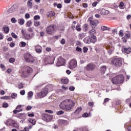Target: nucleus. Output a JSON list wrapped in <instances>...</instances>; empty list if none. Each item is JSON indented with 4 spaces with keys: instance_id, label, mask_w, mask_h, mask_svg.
<instances>
[{
    "instance_id": "423d86ee",
    "label": "nucleus",
    "mask_w": 131,
    "mask_h": 131,
    "mask_svg": "<svg viewBox=\"0 0 131 131\" xmlns=\"http://www.w3.org/2000/svg\"><path fill=\"white\" fill-rule=\"evenodd\" d=\"M5 124H6V125H9V126H13L16 128H19V125L17 124V121L13 119H8L5 122Z\"/></svg>"
},
{
    "instance_id": "473e14b6",
    "label": "nucleus",
    "mask_w": 131,
    "mask_h": 131,
    "mask_svg": "<svg viewBox=\"0 0 131 131\" xmlns=\"http://www.w3.org/2000/svg\"><path fill=\"white\" fill-rule=\"evenodd\" d=\"M76 30H77V31H81V26H80V25L79 24H77L76 27Z\"/></svg>"
},
{
    "instance_id": "ea45409f",
    "label": "nucleus",
    "mask_w": 131,
    "mask_h": 131,
    "mask_svg": "<svg viewBox=\"0 0 131 131\" xmlns=\"http://www.w3.org/2000/svg\"><path fill=\"white\" fill-rule=\"evenodd\" d=\"M20 44L21 45L20 47L21 48H24L26 47V42L24 41H21L20 42Z\"/></svg>"
},
{
    "instance_id": "72a5a7b5",
    "label": "nucleus",
    "mask_w": 131,
    "mask_h": 131,
    "mask_svg": "<svg viewBox=\"0 0 131 131\" xmlns=\"http://www.w3.org/2000/svg\"><path fill=\"white\" fill-rule=\"evenodd\" d=\"M111 100V99L108 98L104 99L103 104L106 106V104H107V103H108V102H109V101H110Z\"/></svg>"
},
{
    "instance_id": "6e6d98bb",
    "label": "nucleus",
    "mask_w": 131,
    "mask_h": 131,
    "mask_svg": "<svg viewBox=\"0 0 131 131\" xmlns=\"http://www.w3.org/2000/svg\"><path fill=\"white\" fill-rule=\"evenodd\" d=\"M32 109V106L30 105H28L26 107L27 111H29V110H31Z\"/></svg>"
},
{
    "instance_id": "cd10ccee",
    "label": "nucleus",
    "mask_w": 131,
    "mask_h": 131,
    "mask_svg": "<svg viewBox=\"0 0 131 131\" xmlns=\"http://www.w3.org/2000/svg\"><path fill=\"white\" fill-rule=\"evenodd\" d=\"M106 70H107V69H106V66H103L101 67V72L102 74H104Z\"/></svg>"
},
{
    "instance_id": "4d7b16f0",
    "label": "nucleus",
    "mask_w": 131,
    "mask_h": 131,
    "mask_svg": "<svg viewBox=\"0 0 131 131\" xmlns=\"http://www.w3.org/2000/svg\"><path fill=\"white\" fill-rule=\"evenodd\" d=\"M0 67L3 69L4 71H5V69H6V67H5V65L4 64L2 63L0 64Z\"/></svg>"
},
{
    "instance_id": "3c124183",
    "label": "nucleus",
    "mask_w": 131,
    "mask_h": 131,
    "mask_svg": "<svg viewBox=\"0 0 131 131\" xmlns=\"http://www.w3.org/2000/svg\"><path fill=\"white\" fill-rule=\"evenodd\" d=\"M18 88L20 90L21 89H23V88H24V86H23V84H22V83H20L18 85Z\"/></svg>"
},
{
    "instance_id": "c85d7f7f",
    "label": "nucleus",
    "mask_w": 131,
    "mask_h": 131,
    "mask_svg": "<svg viewBox=\"0 0 131 131\" xmlns=\"http://www.w3.org/2000/svg\"><path fill=\"white\" fill-rule=\"evenodd\" d=\"M3 29L5 33H9V31H10V28H9V27L4 26Z\"/></svg>"
},
{
    "instance_id": "13d9d810",
    "label": "nucleus",
    "mask_w": 131,
    "mask_h": 131,
    "mask_svg": "<svg viewBox=\"0 0 131 131\" xmlns=\"http://www.w3.org/2000/svg\"><path fill=\"white\" fill-rule=\"evenodd\" d=\"M66 43V40H65L64 38H62L60 41V43L61 45H65Z\"/></svg>"
},
{
    "instance_id": "603ef678",
    "label": "nucleus",
    "mask_w": 131,
    "mask_h": 131,
    "mask_svg": "<svg viewBox=\"0 0 131 131\" xmlns=\"http://www.w3.org/2000/svg\"><path fill=\"white\" fill-rule=\"evenodd\" d=\"M119 36H120L121 37H122V36H123V32L122 31V30H120L119 32Z\"/></svg>"
},
{
    "instance_id": "a878e982",
    "label": "nucleus",
    "mask_w": 131,
    "mask_h": 131,
    "mask_svg": "<svg viewBox=\"0 0 131 131\" xmlns=\"http://www.w3.org/2000/svg\"><path fill=\"white\" fill-rule=\"evenodd\" d=\"M18 23L19 25H24V23H25V20L23 18H19L18 19Z\"/></svg>"
},
{
    "instance_id": "09e8293b",
    "label": "nucleus",
    "mask_w": 131,
    "mask_h": 131,
    "mask_svg": "<svg viewBox=\"0 0 131 131\" xmlns=\"http://www.w3.org/2000/svg\"><path fill=\"white\" fill-rule=\"evenodd\" d=\"M34 25H35V26L37 27V26H39V25H40V22H39V21H34Z\"/></svg>"
},
{
    "instance_id": "2f4dec72",
    "label": "nucleus",
    "mask_w": 131,
    "mask_h": 131,
    "mask_svg": "<svg viewBox=\"0 0 131 131\" xmlns=\"http://www.w3.org/2000/svg\"><path fill=\"white\" fill-rule=\"evenodd\" d=\"M81 110H82V108L81 107H78L77 110L75 111L74 113L76 114H79V112H81Z\"/></svg>"
},
{
    "instance_id": "58836bf2",
    "label": "nucleus",
    "mask_w": 131,
    "mask_h": 131,
    "mask_svg": "<svg viewBox=\"0 0 131 131\" xmlns=\"http://www.w3.org/2000/svg\"><path fill=\"white\" fill-rule=\"evenodd\" d=\"M88 27H89V25L88 24H85L83 25V29L84 31H86L88 30Z\"/></svg>"
},
{
    "instance_id": "5fc2aeb1",
    "label": "nucleus",
    "mask_w": 131,
    "mask_h": 131,
    "mask_svg": "<svg viewBox=\"0 0 131 131\" xmlns=\"http://www.w3.org/2000/svg\"><path fill=\"white\" fill-rule=\"evenodd\" d=\"M16 97H17V94H16V93H13V94H11V97L12 99H15V98H16Z\"/></svg>"
},
{
    "instance_id": "de8ad7c7",
    "label": "nucleus",
    "mask_w": 131,
    "mask_h": 131,
    "mask_svg": "<svg viewBox=\"0 0 131 131\" xmlns=\"http://www.w3.org/2000/svg\"><path fill=\"white\" fill-rule=\"evenodd\" d=\"M34 20H39V19H40V16H39V15H35V16L34 17Z\"/></svg>"
},
{
    "instance_id": "dca6fc26",
    "label": "nucleus",
    "mask_w": 131,
    "mask_h": 131,
    "mask_svg": "<svg viewBox=\"0 0 131 131\" xmlns=\"http://www.w3.org/2000/svg\"><path fill=\"white\" fill-rule=\"evenodd\" d=\"M69 65L71 69L75 68L77 66V61L75 59H72L69 62Z\"/></svg>"
},
{
    "instance_id": "f257e3e1",
    "label": "nucleus",
    "mask_w": 131,
    "mask_h": 131,
    "mask_svg": "<svg viewBox=\"0 0 131 131\" xmlns=\"http://www.w3.org/2000/svg\"><path fill=\"white\" fill-rule=\"evenodd\" d=\"M75 102L71 99H66L61 102L59 105L60 109L65 110V111H69L74 108Z\"/></svg>"
},
{
    "instance_id": "774afa93",
    "label": "nucleus",
    "mask_w": 131,
    "mask_h": 131,
    "mask_svg": "<svg viewBox=\"0 0 131 131\" xmlns=\"http://www.w3.org/2000/svg\"><path fill=\"white\" fill-rule=\"evenodd\" d=\"M46 51H47V52H51L52 51V48H51L50 47H47Z\"/></svg>"
},
{
    "instance_id": "0eeeda50",
    "label": "nucleus",
    "mask_w": 131,
    "mask_h": 131,
    "mask_svg": "<svg viewBox=\"0 0 131 131\" xmlns=\"http://www.w3.org/2000/svg\"><path fill=\"white\" fill-rule=\"evenodd\" d=\"M41 117L42 120L44 121H46V122H50V121H52V119H53L54 116L52 115L42 114Z\"/></svg>"
},
{
    "instance_id": "f704fd0d",
    "label": "nucleus",
    "mask_w": 131,
    "mask_h": 131,
    "mask_svg": "<svg viewBox=\"0 0 131 131\" xmlns=\"http://www.w3.org/2000/svg\"><path fill=\"white\" fill-rule=\"evenodd\" d=\"M124 3H123V2H120V4L119 5V8H120L121 9H124Z\"/></svg>"
},
{
    "instance_id": "4be33fe9",
    "label": "nucleus",
    "mask_w": 131,
    "mask_h": 131,
    "mask_svg": "<svg viewBox=\"0 0 131 131\" xmlns=\"http://www.w3.org/2000/svg\"><path fill=\"white\" fill-rule=\"evenodd\" d=\"M55 15H56V13H55V11H51L48 12L47 13V16L48 17H54V16H55Z\"/></svg>"
},
{
    "instance_id": "052dcab7",
    "label": "nucleus",
    "mask_w": 131,
    "mask_h": 131,
    "mask_svg": "<svg viewBox=\"0 0 131 131\" xmlns=\"http://www.w3.org/2000/svg\"><path fill=\"white\" fill-rule=\"evenodd\" d=\"M88 105L90 107H92V106H94V102H89L88 103Z\"/></svg>"
},
{
    "instance_id": "c756f323",
    "label": "nucleus",
    "mask_w": 131,
    "mask_h": 131,
    "mask_svg": "<svg viewBox=\"0 0 131 131\" xmlns=\"http://www.w3.org/2000/svg\"><path fill=\"white\" fill-rule=\"evenodd\" d=\"M31 128H32V125H29L28 127H25L24 130H20V131H29Z\"/></svg>"
},
{
    "instance_id": "7c9ffc66",
    "label": "nucleus",
    "mask_w": 131,
    "mask_h": 131,
    "mask_svg": "<svg viewBox=\"0 0 131 131\" xmlns=\"http://www.w3.org/2000/svg\"><path fill=\"white\" fill-rule=\"evenodd\" d=\"M61 82L62 83H63L64 84H66L69 82V80L68 79H61Z\"/></svg>"
},
{
    "instance_id": "c9c22d12",
    "label": "nucleus",
    "mask_w": 131,
    "mask_h": 131,
    "mask_svg": "<svg viewBox=\"0 0 131 131\" xmlns=\"http://www.w3.org/2000/svg\"><path fill=\"white\" fill-rule=\"evenodd\" d=\"M101 30L103 31L104 30H110V28H108L105 26H101Z\"/></svg>"
},
{
    "instance_id": "bb28decb",
    "label": "nucleus",
    "mask_w": 131,
    "mask_h": 131,
    "mask_svg": "<svg viewBox=\"0 0 131 131\" xmlns=\"http://www.w3.org/2000/svg\"><path fill=\"white\" fill-rule=\"evenodd\" d=\"M28 121L30 122V123L32 124L33 125H35V123H36V121L35 119L32 118L29 119Z\"/></svg>"
},
{
    "instance_id": "b1692460",
    "label": "nucleus",
    "mask_w": 131,
    "mask_h": 131,
    "mask_svg": "<svg viewBox=\"0 0 131 131\" xmlns=\"http://www.w3.org/2000/svg\"><path fill=\"white\" fill-rule=\"evenodd\" d=\"M24 37L27 40H29V39H31V38H32V36L29 34H24Z\"/></svg>"
},
{
    "instance_id": "39448f33",
    "label": "nucleus",
    "mask_w": 131,
    "mask_h": 131,
    "mask_svg": "<svg viewBox=\"0 0 131 131\" xmlns=\"http://www.w3.org/2000/svg\"><path fill=\"white\" fill-rule=\"evenodd\" d=\"M111 64L115 67H121L122 65V59L118 57L114 58L111 61Z\"/></svg>"
},
{
    "instance_id": "864d4df0",
    "label": "nucleus",
    "mask_w": 131,
    "mask_h": 131,
    "mask_svg": "<svg viewBox=\"0 0 131 131\" xmlns=\"http://www.w3.org/2000/svg\"><path fill=\"white\" fill-rule=\"evenodd\" d=\"M11 21L12 23H16L17 22V20H16V18L15 17H13L11 19Z\"/></svg>"
},
{
    "instance_id": "20e7f679",
    "label": "nucleus",
    "mask_w": 131,
    "mask_h": 131,
    "mask_svg": "<svg viewBox=\"0 0 131 131\" xmlns=\"http://www.w3.org/2000/svg\"><path fill=\"white\" fill-rule=\"evenodd\" d=\"M21 70L24 77H28V76H29V74L32 72V68L28 66H24Z\"/></svg>"
},
{
    "instance_id": "49530a36",
    "label": "nucleus",
    "mask_w": 131,
    "mask_h": 131,
    "mask_svg": "<svg viewBox=\"0 0 131 131\" xmlns=\"http://www.w3.org/2000/svg\"><path fill=\"white\" fill-rule=\"evenodd\" d=\"M11 36L13 38H18V36L15 34V33H11Z\"/></svg>"
},
{
    "instance_id": "8fccbe9b",
    "label": "nucleus",
    "mask_w": 131,
    "mask_h": 131,
    "mask_svg": "<svg viewBox=\"0 0 131 131\" xmlns=\"http://www.w3.org/2000/svg\"><path fill=\"white\" fill-rule=\"evenodd\" d=\"M3 107L4 108H7V107H9V104L6 102H4L3 104Z\"/></svg>"
},
{
    "instance_id": "e2e57ef3",
    "label": "nucleus",
    "mask_w": 131,
    "mask_h": 131,
    "mask_svg": "<svg viewBox=\"0 0 131 131\" xmlns=\"http://www.w3.org/2000/svg\"><path fill=\"white\" fill-rule=\"evenodd\" d=\"M89 116V114L88 113H85L82 115V117H88Z\"/></svg>"
},
{
    "instance_id": "6ab92c4d",
    "label": "nucleus",
    "mask_w": 131,
    "mask_h": 131,
    "mask_svg": "<svg viewBox=\"0 0 131 131\" xmlns=\"http://www.w3.org/2000/svg\"><path fill=\"white\" fill-rule=\"evenodd\" d=\"M122 49L123 50L124 53H125V54H130L131 52V48L130 47H124V46H123Z\"/></svg>"
},
{
    "instance_id": "2eb2a0df",
    "label": "nucleus",
    "mask_w": 131,
    "mask_h": 131,
    "mask_svg": "<svg viewBox=\"0 0 131 131\" xmlns=\"http://www.w3.org/2000/svg\"><path fill=\"white\" fill-rule=\"evenodd\" d=\"M17 9L18 6H17L16 4H14L7 10V13H8V14L14 13V12H15V11H17Z\"/></svg>"
},
{
    "instance_id": "f03ea898",
    "label": "nucleus",
    "mask_w": 131,
    "mask_h": 131,
    "mask_svg": "<svg viewBox=\"0 0 131 131\" xmlns=\"http://www.w3.org/2000/svg\"><path fill=\"white\" fill-rule=\"evenodd\" d=\"M124 81V76L122 74L116 76L112 79V81L114 84H120V83H122Z\"/></svg>"
},
{
    "instance_id": "a211bd4d",
    "label": "nucleus",
    "mask_w": 131,
    "mask_h": 131,
    "mask_svg": "<svg viewBox=\"0 0 131 131\" xmlns=\"http://www.w3.org/2000/svg\"><path fill=\"white\" fill-rule=\"evenodd\" d=\"M98 13L101 14V15H108L109 14V11L104 8H101L99 10Z\"/></svg>"
},
{
    "instance_id": "aec40b11",
    "label": "nucleus",
    "mask_w": 131,
    "mask_h": 131,
    "mask_svg": "<svg viewBox=\"0 0 131 131\" xmlns=\"http://www.w3.org/2000/svg\"><path fill=\"white\" fill-rule=\"evenodd\" d=\"M90 24L92 27H96L99 24V21L97 20H90Z\"/></svg>"
},
{
    "instance_id": "7ed1b4c3",
    "label": "nucleus",
    "mask_w": 131,
    "mask_h": 131,
    "mask_svg": "<svg viewBox=\"0 0 131 131\" xmlns=\"http://www.w3.org/2000/svg\"><path fill=\"white\" fill-rule=\"evenodd\" d=\"M57 30V26L54 24H51L48 26L46 28V33L49 35H53Z\"/></svg>"
},
{
    "instance_id": "0e129e2a",
    "label": "nucleus",
    "mask_w": 131,
    "mask_h": 131,
    "mask_svg": "<svg viewBox=\"0 0 131 131\" xmlns=\"http://www.w3.org/2000/svg\"><path fill=\"white\" fill-rule=\"evenodd\" d=\"M20 94L21 95V96H24V95H25V90H22L20 91Z\"/></svg>"
},
{
    "instance_id": "4468645a",
    "label": "nucleus",
    "mask_w": 131,
    "mask_h": 131,
    "mask_svg": "<svg viewBox=\"0 0 131 131\" xmlns=\"http://www.w3.org/2000/svg\"><path fill=\"white\" fill-rule=\"evenodd\" d=\"M105 48L106 49V50H108V53L109 55H112V53H113V51H114V47L112 46V44L111 43L106 45L105 46Z\"/></svg>"
},
{
    "instance_id": "f3484780",
    "label": "nucleus",
    "mask_w": 131,
    "mask_h": 131,
    "mask_svg": "<svg viewBox=\"0 0 131 131\" xmlns=\"http://www.w3.org/2000/svg\"><path fill=\"white\" fill-rule=\"evenodd\" d=\"M45 62L47 63V64H54V60L50 56L46 57L45 59Z\"/></svg>"
},
{
    "instance_id": "393cba45",
    "label": "nucleus",
    "mask_w": 131,
    "mask_h": 131,
    "mask_svg": "<svg viewBox=\"0 0 131 131\" xmlns=\"http://www.w3.org/2000/svg\"><path fill=\"white\" fill-rule=\"evenodd\" d=\"M32 1L33 0H28L27 6L29 9H32Z\"/></svg>"
},
{
    "instance_id": "1a4fd4ad",
    "label": "nucleus",
    "mask_w": 131,
    "mask_h": 131,
    "mask_svg": "<svg viewBox=\"0 0 131 131\" xmlns=\"http://www.w3.org/2000/svg\"><path fill=\"white\" fill-rule=\"evenodd\" d=\"M48 93H49V89H44L43 91L41 92H39L37 94V97L38 99H41V98H43V97H46L47 95H48Z\"/></svg>"
},
{
    "instance_id": "9b49d317",
    "label": "nucleus",
    "mask_w": 131,
    "mask_h": 131,
    "mask_svg": "<svg viewBox=\"0 0 131 131\" xmlns=\"http://www.w3.org/2000/svg\"><path fill=\"white\" fill-rule=\"evenodd\" d=\"M65 63H66V60L62 57V56H60L58 59L57 62L56 63L57 66H63L65 65Z\"/></svg>"
},
{
    "instance_id": "e433bc0d",
    "label": "nucleus",
    "mask_w": 131,
    "mask_h": 131,
    "mask_svg": "<svg viewBox=\"0 0 131 131\" xmlns=\"http://www.w3.org/2000/svg\"><path fill=\"white\" fill-rule=\"evenodd\" d=\"M33 96V92L32 91H30L28 93V98L29 99L30 98H32V96Z\"/></svg>"
},
{
    "instance_id": "bf43d9fd",
    "label": "nucleus",
    "mask_w": 131,
    "mask_h": 131,
    "mask_svg": "<svg viewBox=\"0 0 131 131\" xmlns=\"http://www.w3.org/2000/svg\"><path fill=\"white\" fill-rule=\"evenodd\" d=\"M83 53H88V51H89V49L86 47H83Z\"/></svg>"
},
{
    "instance_id": "680f3d73",
    "label": "nucleus",
    "mask_w": 131,
    "mask_h": 131,
    "mask_svg": "<svg viewBox=\"0 0 131 131\" xmlns=\"http://www.w3.org/2000/svg\"><path fill=\"white\" fill-rule=\"evenodd\" d=\"M97 5H98V2H94L93 4H92V7H96L97 6Z\"/></svg>"
},
{
    "instance_id": "338daca9",
    "label": "nucleus",
    "mask_w": 131,
    "mask_h": 131,
    "mask_svg": "<svg viewBox=\"0 0 131 131\" xmlns=\"http://www.w3.org/2000/svg\"><path fill=\"white\" fill-rule=\"evenodd\" d=\"M10 47L11 48H14V47H15V43L14 42H11L9 45Z\"/></svg>"
},
{
    "instance_id": "a19ab883",
    "label": "nucleus",
    "mask_w": 131,
    "mask_h": 131,
    "mask_svg": "<svg viewBox=\"0 0 131 131\" xmlns=\"http://www.w3.org/2000/svg\"><path fill=\"white\" fill-rule=\"evenodd\" d=\"M1 100H9L10 99V96H3L0 98Z\"/></svg>"
},
{
    "instance_id": "c03bdc74",
    "label": "nucleus",
    "mask_w": 131,
    "mask_h": 131,
    "mask_svg": "<svg viewBox=\"0 0 131 131\" xmlns=\"http://www.w3.org/2000/svg\"><path fill=\"white\" fill-rule=\"evenodd\" d=\"M64 113V111H59L56 112V114L57 115H62Z\"/></svg>"
},
{
    "instance_id": "a18cd8bd",
    "label": "nucleus",
    "mask_w": 131,
    "mask_h": 131,
    "mask_svg": "<svg viewBox=\"0 0 131 131\" xmlns=\"http://www.w3.org/2000/svg\"><path fill=\"white\" fill-rule=\"evenodd\" d=\"M9 62L10 63H14L15 62V58L12 57L9 59Z\"/></svg>"
},
{
    "instance_id": "4c0bfd02",
    "label": "nucleus",
    "mask_w": 131,
    "mask_h": 131,
    "mask_svg": "<svg viewBox=\"0 0 131 131\" xmlns=\"http://www.w3.org/2000/svg\"><path fill=\"white\" fill-rule=\"evenodd\" d=\"M21 111H23V110L22 108H20L19 110H14L13 111V113L14 114H17V113L19 112H21Z\"/></svg>"
},
{
    "instance_id": "79ce46f5",
    "label": "nucleus",
    "mask_w": 131,
    "mask_h": 131,
    "mask_svg": "<svg viewBox=\"0 0 131 131\" xmlns=\"http://www.w3.org/2000/svg\"><path fill=\"white\" fill-rule=\"evenodd\" d=\"M45 112L46 113H49V114H53L54 113V112L51 110H46Z\"/></svg>"
},
{
    "instance_id": "5701e85b",
    "label": "nucleus",
    "mask_w": 131,
    "mask_h": 131,
    "mask_svg": "<svg viewBox=\"0 0 131 131\" xmlns=\"http://www.w3.org/2000/svg\"><path fill=\"white\" fill-rule=\"evenodd\" d=\"M84 41L85 42V43H90L91 42H93V43H94V42L93 41V38H92V37L85 38L84 39Z\"/></svg>"
},
{
    "instance_id": "6e6552de",
    "label": "nucleus",
    "mask_w": 131,
    "mask_h": 131,
    "mask_svg": "<svg viewBox=\"0 0 131 131\" xmlns=\"http://www.w3.org/2000/svg\"><path fill=\"white\" fill-rule=\"evenodd\" d=\"M25 59L27 63H34L35 60L33 56L29 53L25 54Z\"/></svg>"
},
{
    "instance_id": "f8f14e48",
    "label": "nucleus",
    "mask_w": 131,
    "mask_h": 131,
    "mask_svg": "<svg viewBox=\"0 0 131 131\" xmlns=\"http://www.w3.org/2000/svg\"><path fill=\"white\" fill-rule=\"evenodd\" d=\"M95 68H96V65H95L94 63H89L85 67V69L87 71H93V70H95Z\"/></svg>"
},
{
    "instance_id": "69168bd1",
    "label": "nucleus",
    "mask_w": 131,
    "mask_h": 131,
    "mask_svg": "<svg viewBox=\"0 0 131 131\" xmlns=\"http://www.w3.org/2000/svg\"><path fill=\"white\" fill-rule=\"evenodd\" d=\"M69 90H70V91H74V90H75V88H74V86H71L69 88Z\"/></svg>"
},
{
    "instance_id": "ddd939ff",
    "label": "nucleus",
    "mask_w": 131,
    "mask_h": 131,
    "mask_svg": "<svg viewBox=\"0 0 131 131\" xmlns=\"http://www.w3.org/2000/svg\"><path fill=\"white\" fill-rule=\"evenodd\" d=\"M130 37V32H126L124 33V36L122 38V40L123 42H126L127 41V39Z\"/></svg>"
},
{
    "instance_id": "412c9836",
    "label": "nucleus",
    "mask_w": 131,
    "mask_h": 131,
    "mask_svg": "<svg viewBox=\"0 0 131 131\" xmlns=\"http://www.w3.org/2000/svg\"><path fill=\"white\" fill-rule=\"evenodd\" d=\"M35 51L36 53H41L42 52V48L39 46V45H37L35 47Z\"/></svg>"
},
{
    "instance_id": "9d476101",
    "label": "nucleus",
    "mask_w": 131,
    "mask_h": 131,
    "mask_svg": "<svg viewBox=\"0 0 131 131\" xmlns=\"http://www.w3.org/2000/svg\"><path fill=\"white\" fill-rule=\"evenodd\" d=\"M96 34V30L92 29L90 31V37L92 38L93 43L97 41V37L95 35Z\"/></svg>"
},
{
    "instance_id": "37998d69",
    "label": "nucleus",
    "mask_w": 131,
    "mask_h": 131,
    "mask_svg": "<svg viewBox=\"0 0 131 131\" xmlns=\"http://www.w3.org/2000/svg\"><path fill=\"white\" fill-rule=\"evenodd\" d=\"M32 24V22L31 21V20H29L27 23V26L28 27H30V26H31Z\"/></svg>"
}]
</instances>
